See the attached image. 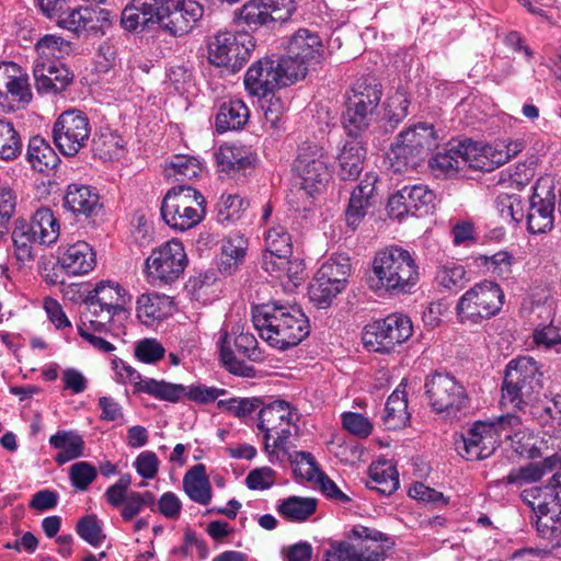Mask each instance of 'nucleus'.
<instances>
[{"label": "nucleus", "mask_w": 561, "mask_h": 561, "mask_svg": "<svg viewBox=\"0 0 561 561\" xmlns=\"http://www.w3.org/2000/svg\"><path fill=\"white\" fill-rule=\"evenodd\" d=\"M524 149L522 140L501 139L491 145L460 140L436 152L428 161L433 171L451 176L459 170L469 168L491 172L505 164Z\"/></svg>", "instance_id": "nucleus-1"}, {"label": "nucleus", "mask_w": 561, "mask_h": 561, "mask_svg": "<svg viewBox=\"0 0 561 561\" xmlns=\"http://www.w3.org/2000/svg\"><path fill=\"white\" fill-rule=\"evenodd\" d=\"M252 322L260 336L280 351L297 346L310 332L309 320L300 308L276 301L254 307Z\"/></svg>", "instance_id": "nucleus-2"}, {"label": "nucleus", "mask_w": 561, "mask_h": 561, "mask_svg": "<svg viewBox=\"0 0 561 561\" xmlns=\"http://www.w3.org/2000/svg\"><path fill=\"white\" fill-rule=\"evenodd\" d=\"M373 271L377 288L392 294H407L417 284L419 266L408 250L389 247L376 253Z\"/></svg>", "instance_id": "nucleus-3"}, {"label": "nucleus", "mask_w": 561, "mask_h": 561, "mask_svg": "<svg viewBox=\"0 0 561 561\" xmlns=\"http://www.w3.org/2000/svg\"><path fill=\"white\" fill-rule=\"evenodd\" d=\"M393 546L394 541L387 534L356 525L347 540L331 543L325 552V561H382L385 551Z\"/></svg>", "instance_id": "nucleus-4"}, {"label": "nucleus", "mask_w": 561, "mask_h": 561, "mask_svg": "<svg viewBox=\"0 0 561 561\" xmlns=\"http://www.w3.org/2000/svg\"><path fill=\"white\" fill-rule=\"evenodd\" d=\"M436 147L432 126L417 124L401 131L388 153L390 168L394 173L415 170Z\"/></svg>", "instance_id": "nucleus-5"}, {"label": "nucleus", "mask_w": 561, "mask_h": 561, "mask_svg": "<svg viewBox=\"0 0 561 561\" xmlns=\"http://www.w3.org/2000/svg\"><path fill=\"white\" fill-rule=\"evenodd\" d=\"M206 213V199L190 185L171 187L163 197L161 216L171 228L180 231L197 226Z\"/></svg>", "instance_id": "nucleus-6"}, {"label": "nucleus", "mask_w": 561, "mask_h": 561, "mask_svg": "<svg viewBox=\"0 0 561 561\" xmlns=\"http://www.w3.org/2000/svg\"><path fill=\"white\" fill-rule=\"evenodd\" d=\"M129 301L126 290L116 282L101 280L83 300L84 310L81 311L90 328L106 332L113 318L124 310Z\"/></svg>", "instance_id": "nucleus-7"}, {"label": "nucleus", "mask_w": 561, "mask_h": 561, "mask_svg": "<svg viewBox=\"0 0 561 561\" xmlns=\"http://www.w3.org/2000/svg\"><path fill=\"white\" fill-rule=\"evenodd\" d=\"M505 295L499 284L483 280L468 289L456 305L461 324H480L496 316L503 308Z\"/></svg>", "instance_id": "nucleus-8"}, {"label": "nucleus", "mask_w": 561, "mask_h": 561, "mask_svg": "<svg viewBox=\"0 0 561 561\" xmlns=\"http://www.w3.org/2000/svg\"><path fill=\"white\" fill-rule=\"evenodd\" d=\"M541 376L534 358L524 356L511 360L502 385V403L523 410L542 388Z\"/></svg>", "instance_id": "nucleus-9"}, {"label": "nucleus", "mask_w": 561, "mask_h": 561, "mask_svg": "<svg viewBox=\"0 0 561 561\" xmlns=\"http://www.w3.org/2000/svg\"><path fill=\"white\" fill-rule=\"evenodd\" d=\"M519 425H522L520 416L512 413L490 421H478L463 436L461 445L457 446V450L467 460L485 459L496 449L500 431L516 428Z\"/></svg>", "instance_id": "nucleus-10"}, {"label": "nucleus", "mask_w": 561, "mask_h": 561, "mask_svg": "<svg viewBox=\"0 0 561 561\" xmlns=\"http://www.w3.org/2000/svg\"><path fill=\"white\" fill-rule=\"evenodd\" d=\"M380 99L381 90L376 83L364 80L355 84L343 114V127L350 137L357 138L368 128Z\"/></svg>", "instance_id": "nucleus-11"}, {"label": "nucleus", "mask_w": 561, "mask_h": 561, "mask_svg": "<svg viewBox=\"0 0 561 561\" xmlns=\"http://www.w3.org/2000/svg\"><path fill=\"white\" fill-rule=\"evenodd\" d=\"M285 62L287 75L296 79H304L308 68L321 62L323 58V44L318 33L307 28L295 32L286 46V54L280 57Z\"/></svg>", "instance_id": "nucleus-12"}, {"label": "nucleus", "mask_w": 561, "mask_h": 561, "mask_svg": "<svg viewBox=\"0 0 561 561\" xmlns=\"http://www.w3.org/2000/svg\"><path fill=\"white\" fill-rule=\"evenodd\" d=\"M297 10L296 0H248L234 12L239 26L252 32L288 22Z\"/></svg>", "instance_id": "nucleus-13"}, {"label": "nucleus", "mask_w": 561, "mask_h": 561, "mask_svg": "<svg viewBox=\"0 0 561 561\" xmlns=\"http://www.w3.org/2000/svg\"><path fill=\"white\" fill-rule=\"evenodd\" d=\"M413 332L411 320L400 313L367 324L363 332V343L370 351L391 353L397 345L405 342Z\"/></svg>", "instance_id": "nucleus-14"}, {"label": "nucleus", "mask_w": 561, "mask_h": 561, "mask_svg": "<svg viewBox=\"0 0 561 561\" xmlns=\"http://www.w3.org/2000/svg\"><path fill=\"white\" fill-rule=\"evenodd\" d=\"M187 257L182 242L170 240L152 250L146 260L148 277L152 284H172L184 273Z\"/></svg>", "instance_id": "nucleus-15"}, {"label": "nucleus", "mask_w": 561, "mask_h": 561, "mask_svg": "<svg viewBox=\"0 0 561 561\" xmlns=\"http://www.w3.org/2000/svg\"><path fill=\"white\" fill-rule=\"evenodd\" d=\"M90 133L87 115L79 110H68L54 123L53 139L62 154L73 157L85 147Z\"/></svg>", "instance_id": "nucleus-16"}, {"label": "nucleus", "mask_w": 561, "mask_h": 561, "mask_svg": "<svg viewBox=\"0 0 561 561\" xmlns=\"http://www.w3.org/2000/svg\"><path fill=\"white\" fill-rule=\"evenodd\" d=\"M424 388L428 404L436 413H456L468 403L463 386L449 374L435 373L428 376Z\"/></svg>", "instance_id": "nucleus-17"}, {"label": "nucleus", "mask_w": 561, "mask_h": 561, "mask_svg": "<svg viewBox=\"0 0 561 561\" xmlns=\"http://www.w3.org/2000/svg\"><path fill=\"white\" fill-rule=\"evenodd\" d=\"M293 168L301 180V187L310 195L320 192L330 178L328 158L317 144H302Z\"/></svg>", "instance_id": "nucleus-18"}, {"label": "nucleus", "mask_w": 561, "mask_h": 561, "mask_svg": "<svg viewBox=\"0 0 561 561\" xmlns=\"http://www.w3.org/2000/svg\"><path fill=\"white\" fill-rule=\"evenodd\" d=\"M285 70V62L280 57L276 60L260 59L245 73V89L252 95L266 96L277 88L295 83L296 79L287 75Z\"/></svg>", "instance_id": "nucleus-19"}, {"label": "nucleus", "mask_w": 561, "mask_h": 561, "mask_svg": "<svg viewBox=\"0 0 561 561\" xmlns=\"http://www.w3.org/2000/svg\"><path fill=\"white\" fill-rule=\"evenodd\" d=\"M527 213V229L533 234L550 231L554 222L556 194L550 179H540L533 187Z\"/></svg>", "instance_id": "nucleus-20"}, {"label": "nucleus", "mask_w": 561, "mask_h": 561, "mask_svg": "<svg viewBox=\"0 0 561 561\" xmlns=\"http://www.w3.org/2000/svg\"><path fill=\"white\" fill-rule=\"evenodd\" d=\"M520 497L535 514L558 520L561 515V473H554L543 486L524 490Z\"/></svg>", "instance_id": "nucleus-21"}, {"label": "nucleus", "mask_w": 561, "mask_h": 561, "mask_svg": "<svg viewBox=\"0 0 561 561\" xmlns=\"http://www.w3.org/2000/svg\"><path fill=\"white\" fill-rule=\"evenodd\" d=\"M247 50L239 45L231 32H218L208 43V60L216 67L238 71L247 60Z\"/></svg>", "instance_id": "nucleus-22"}, {"label": "nucleus", "mask_w": 561, "mask_h": 561, "mask_svg": "<svg viewBox=\"0 0 561 561\" xmlns=\"http://www.w3.org/2000/svg\"><path fill=\"white\" fill-rule=\"evenodd\" d=\"M203 14V5L195 0H169L162 28L173 36H183L198 24Z\"/></svg>", "instance_id": "nucleus-23"}, {"label": "nucleus", "mask_w": 561, "mask_h": 561, "mask_svg": "<svg viewBox=\"0 0 561 561\" xmlns=\"http://www.w3.org/2000/svg\"><path fill=\"white\" fill-rule=\"evenodd\" d=\"M377 180V175L368 173L353 190L345 210V221L352 230H356L373 206Z\"/></svg>", "instance_id": "nucleus-24"}, {"label": "nucleus", "mask_w": 561, "mask_h": 561, "mask_svg": "<svg viewBox=\"0 0 561 561\" xmlns=\"http://www.w3.org/2000/svg\"><path fill=\"white\" fill-rule=\"evenodd\" d=\"M64 207L75 216L85 219L96 217L102 211V204L98 192L83 184H70L64 197Z\"/></svg>", "instance_id": "nucleus-25"}, {"label": "nucleus", "mask_w": 561, "mask_h": 561, "mask_svg": "<svg viewBox=\"0 0 561 561\" xmlns=\"http://www.w3.org/2000/svg\"><path fill=\"white\" fill-rule=\"evenodd\" d=\"M35 87L39 93H60L72 81L71 71L60 62L37 61L33 69Z\"/></svg>", "instance_id": "nucleus-26"}, {"label": "nucleus", "mask_w": 561, "mask_h": 561, "mask_svg": "<svg viewBox=\"0 0 561 561\" xmlns=\"http://www.w3.org/2000/svg\"><path fill=\"white\" fill-rule=\"evenodd\" d=\"M293 409L284 400H275L260 409L257 427L264 433V447L268 451L270 438L273 431L278 430L284 424H293Z\"/></svg>", "instance_id": "nucleus-27"}, {"label": "nucleus", "mask_w": 561, "mask_h": 561, "mask_svg": "<svg viewBox=\"0 0 561 561\" xmlns=\"http://www.w3.org/2000/svg\"><path fill=\"white\" fill-rule=\"evenodd\" d=\"M174 301L170 296L157 293L142 294L137 299V317L146 325L172 314Z\"/></svg>", "instance_id": "nucleus-28"}, {"label": "nucleus", "mask_w": 561, "mask_h": 561, "mask_svg": "<svg viewBox=\"0 0 561 561\" xmlns=\"http://www.w3.org/2000/svg\"><path fill=\"white\" fill-rule=\"evenodd\" d=\"M216 161L222 172H240L253 165L255 154L248 146L225 144L219 147Z\"/></svg>", "instance_id": "nucleus-29"}, {"label": "nucleus", "mask_w": 561, "mask_h": 561, "mask_svg": "<svg viewBox=\"0 0 561 561\" xmlns=\"http://www.w3.org/2000/svg\"><path fill=\"white\" fill-rule=\"evenodd\" d=\"M61 266L68 274L81 275L92 271L95 266V253L84 241L69 245L59 259Z\"/></svg>", "instance_id": "nucleus-30"}, {"label": "nucleus", "mask_w": 561, "mask_h": 561, "mask_svg": "<svg viewBox=\"0 0 561 561\" xmlns=\"http://www.w3.org/2000/svg\"><path fill=\"white\" fill-rule=\"evenodd\" d=\"M366 149L357 138L346 141L337 156V174L341 180H355L363 170Z\"/></svg>", "instance_id": "nucleus-31"}, {"label": "nucleus", "mask_w": 561, "mask_h": 561, "mask_svg": "<svg viewBox=\"0 0 561 561\" xmlns=\"http://www.w3.org/2000/svg\"><path fill=\"white\" fill-rule=\"evenodd\" d=\"M250 116L248 106L241 100L224 102L216 115V130L220 134L242 128Z\"/></svg>", "instance_id": "nucleus-32"}, {"label": "nucleus", "mask_w": 561, "mask_h": 561, "mask_svg": "<svg viewBox=\"0 0 561 561\" xmlns=\"http://www.w3.org/2000/svg\"><path fill=\"white\" fill-rule=\"evenodd\" d=\"M27 231L41 244H51L59 236V222L54 216L51 209L41 207L35 211L32 221L27 222Z\"/></svg>", "instance_id": "nucleus-33"}, {"label": "nucleus", "mask_w": 561, "mask_h": 561, "mask_svg": "<svg viewBox=\"0 0 561 561\" xmlns=\"http://www.w3.org/2000/svg\"><path fill=\"white\" fill-rule=\"evenodd\" d=\"M49 444L59 450L55 456L58 465H64L83 455L84 440L75 431H58L49 437Z\"/></svg>", "instance_id": "nucleus-34"}, {"label": "nucleus", "mask_w": 561, "mask_h": 561, "mask_svg": "<svg viewBox=\"0 0 561 561\" xmlns=\"http://www.w3.org/2000/svg\"><path fill=\"white\" fill-rule=\"evenodd\" d=\"M369 481L366 485L382 495H391L399 488V474L388 461L373 462L368 469Z\"/></svg>", "instance_id": "nucleus-35"}, {"label": "nucleus", "mask_w": 561, "mask_h": 561, "mask_svg": "<svg viewBox=\"0 0 561 561\" xmlns=\"http://www.w3.org/2000/svg\"><path fill=\"white\" fill-rule=\"evenodd\" d=\"M26 157L32 168L41 173L54 170L60 161L55 150L41 136L30 139Z\"/></svg>", "instance_id": "nucleus-36"}, {"label": "nucleus", "mask_w": 561, "mask_h": 561, "mask_svg": "<svg viewBox=\"0 0 561 561\" xmlns=\"http://www.w3.org/2000/svg\"><path fill=\"white\" fill-rule=\"evenodd\" d=\"M183 488L191 500L206 505L211 500V486L204 465L193 466L183 478Z\"/></svg>", "instance_id": "nucleus-37"}, {"label": "nucleus", "mask_w": 561, "mask_h": 561, "mask_svg": "<svg viewBox=\"0 0 561 561\" xmlns=\"http://www.w3.org/2000/svg\"><path fill=\"white\" fill-rule=\"evenodd\" d=\"M410 421L405 392L396 389L388 398L382 416L383 425L389 431L404 427Z\"/></svg>", "instance_id": "nucleus-38"}, {"label": "nucleus", "mask_w": 561, "mask_h": 561, "mask_svg": "<svg viewBox=\"0 0 561 561\" xmlns=\"http://www.w3.org/2000/svg\"><path fill=\"white\" fill-rule=\"evenodd\" d=\"M318 506L314 497L288 496L277 505L278 513L287 520L302 523L312 516Z\"/></svg>", "instance_id": "nucleus-39"}, {"label": "nucleus", "mask_w": 561, "mask_h": 561, "mask_svg": "<svg viewBox=\"0 0 561 561\" xmlns=\"http://www.w3.org/2000/svg\"><path fill=\"white\" fill-rule=\"evenodd\" d=\"M351 274L350 259L344 255L332 256L324 262L316 276L320 279H325L331 285L334 284L342 289H345L347 278Z\"/></svg>", "instance_id": "nucleus-40"}, {"label": "nucleus", "mask_w": 561, "mask_h": 561, "mask_svg": "<svg viewBox=\"0 0 561 561\" xmlns=\"http://www.w3.org/2000/svg\"><path fill=\"white\" fill-rule=\"evenodd\" d=\"M140 392L148 393L159 400L176 403L185 398L186 387L181 383L147 378L140 383Z\"/></svg>", "instance_id": "nucleus-41"}, {"label": "nucleus", "mask_w": 561, "mask_h": 561, "mask_svg": "<svg viewBox=\"0 0 561 561\" xmlns=\"http://www.w3.org/2000/svg\"><path fill=\"white\" fill-rule=\"evenodd\" d=\"M203 171L202 163L192 156H174L165 167V175L176 182L198 178Z\"/></svg>", "instance_id": "nucleus-42"}, {"label": "nucleus", "mask_w": 561, "mask_h": 561, "mask_svg": "<svg viewBox=\"0 0 561 561\" xmlns=\"http://www.w3.org/2000/svg\"><path fill=\"white\" fill-rule=\"evenodd\" d=\"M403 191L408 199L411 214L417 217L430 214L434 207L435 194L425 185L404 186Z\"/></svg>", "instance_id": "nucleus-43"}, {"label": "nucleus", "mask_w": 561, "mask_h": 561, "mask_svg": "<svg viewBox=\"0 0 561 561\" xmlns=\"http://www.w3.org/2000/svg\"><path fill=\"white\" fill-rule=\"evenodd\" d=\"M22 152V139L13 124L0 119V159L12 161Z\"/></svg>", "instance_id": "nucleus-44"}, {"label": "nucleus", "mask_w": 561, "mask_h": 561, "mask_svg": "<svg viewBox=\"0 0 561 561\" xmlns=\"http://www.w3.org/2000/svg\"><path fill=\"white\" fill-rule=\"evenodd\" d=\"M35 49L38 56L49 64L51 59L58 60L68 55L71 47L70 43L62 37L48 34L36 43Z\"/></svg>", "instance_id": "nucleus-45"}, {"label": "nucleus", "mask_w": 561, "mask_h": 561, "mask_svg": "<svg viewBox=\"0 0 561 561\" xmlns=\"http://www.w3.org/2000/svg\"><path fill=\"white\" fill-rule=\"evenodd\" d=\"M27 229V221L18 219L12 231L15 256L23 263L32 260V245L34 242H37Z\"/></svg>", "instance_id": "nucleus-46"}, {"label": "nucleus", "mask_w": 561, "mask_h": 561, "mask_svg": "<svg viewBox=\"0 0 561 561\" xmlns=\"http://www.w3.org/2000/svg\"><path fill=\"white\" fill-rule=\"evenodd\" d=\"M51 19L56 21L58 26L75 33L85 28L88 23L92 21L91 11L89 9H69L68 5L66 9H61L60 12Z\"/></svg>", "instance_id": "nucleus-47"}, {"label": "nucleus", "mask_w": 561, "mask_h": 561, "mask_svg": "<svg viewBox=\"0 0 561 561\" xmlns=\"http://www.w3.org/2000/svg\"><path fill=\"white\" fill-rule=\"evenodd\" d=\"M435 280L445 289L462 288L466 283V270L456 262H446L437 267Z\"/></svg>", "instance_id": "nucleus-48"}, {"label": "nucleus", "mask_w": 561, "mask_h": 561, "mask_svg": "<svg viewBox=\"0 0 561 561\" xmlns=\"http://www.w3.org/2000/svg\"><path fill=\"white\" fill-rule=\"evenodd\" d=\"M495 207L506 222H519L524 217L522 198L517 194L501 193L495 199Z\"/></svg>", "instance_id": "nucleus-49"}, {"label": "nucleus", "mask_w": 561, "mask_h": 561, "mask_svg": "<svg viewBox=\"0 0 561 561\" xmlns=\"http://www.w3.org/2000/svg\"><path fill=\"white\" fill-rule=\"evenodd\" d=\"M344 289L314 276L309 285V297L319 308H328Z\"/></svg>", "instance_id": "nucleus-50"}, {"label": "nucleus", "mask_w": 561, "mask_h": 561, "mask_svg": "<svg viewBox=\"0 0 561 561\" xmlns=\"http://www.w3.org/2000/svg\"><path fill=\"white\" fill-rule=\"evenodd\" d=\"M545 476V469L539 463H529L525 467L512 470L508 476L496 481L497 484L523 486L540 480Z\"/></svg>", "instance_id": "nucleus-51"}, {"label": "nucleus", "mask_w": 561, "mask_h": 561, "mask_svg": "<svg viewBox=\"0 0 561 561\" xmlns=\"http://www.w3.org/2000/svg\"><path fill=\"white\" fill-rule=\"evenodd\" d=\"M123 147L124 140L116 131H101L94 139V149L104 159L117 158Z\"/></svg>", "instance_id": "nucleus-52"}, {"label": "nucleus", "mask_w": 561, "mask_h": 561, "mask_svg": "<svg viewBox=\"0 0 561 561\" xmlns=\"http://www.w3.org/2000/svg\"><path fill=\"white\" fill-rule=\"evenodd\" d=\"M249 206V202L239 195H222L218 204L217 218L219 222L233 221L240 218V214Z\"/></svg>", "instance_id": "nucleus-53"}, {"label": "nucleus", "mask_w": 561, "mask_h": 561, "mask_svg": "<svg viewBox=\"0 0 561 561\" xmlns=\"http://www.w3.org/2000/svg\"><path fill=\"white\" fill-rule=\"evenodd\" d=\"M135 8L141 13L147 23L157 22L163 26V19L168 13L169 0H133Z\"/></svg>", "instance_id": "nucleus-54"}, {"label": "nucleus", "mask_w": 561, "mask_h": 561, "mask_svg": "<svg viewBox=\"0 0 561 561\" xmlns=\"http://www.w3.org/2000/svg\"><path fill=\"white\" fill-rule=\"evenodd\" d=\"M96 476V468L87 461L76 462L69 469L71 484L78 491H85Z\"/></svg>", "instance_id": "nucleus-55"}, {"label": "nucleus", "mask_w": 561, "mask_h": 561, "mask_svg": "<svg viewBox=\"0 0 561 561\" xmlns=\"http://www.w3.org/2000/svg\"><path fill=\"white\" fill-rule=\"evenodd\" d=\"M265 243V252L291 253V237L286 228L280 225L274 226L267 230Z\"/></svg>", "instance_id": "nucleus-56"}, {"label": "nucleus", "mask_w": 561, "mask_h": 561, "mask_svg": "<svg viewBox=\"0 0 561 561\" xmlns=\"http://www.w3.org/2000/svg\"><path fill=\"white\" fill-rule=\"evenodd\" d=\"M134 353L140 362L154 364L163 358L165 348L158 340L146 337L137 342Z\"/></svg>", "instance_id": "nucleus-57"}, {"label": "nucleus", "mask_w": 561, "mask_h": 561, "mask_svg": "<svg viewBox=\"0 0 561 561\" xmlns=\"http://www.w3.org/2000/svg\"><path fill=\"white\" fill-rule=\"evenodd\" d=\"M76 530L83 540L92 546H99L105 538L95 515L81 517L77 523Z\"/></svg>", "instance_id": "nucleus-58"}, {"label": "nucleus", "mask_w": 561, "mask_h": 561, "mask_svg": "<svg viewBox=\"0 0 561 561\" xmlns=\"http://www.w3.org/2000/svg\"><path fill=\"white\" fill-rule=\"evenodd\" d=\"M482 265L493 275L506 277L511 273L513 256L505 251H500L491 256L480 257Z\"/></svg>", "instance_id": "nucleus-59"}, {"label": "nucleus", "mask_w": 561, "mask_h": 561, "mask_svg": "<svg viewBox=\"0 0 561 561\" xmlns=\"http://www.w3.org/2000/svg\"><path fill=\"white\" fill-rule=\"evenodd\" d=\"M343 427L353 435L360 438L370 435L373 425L367 417L360 413L345 412L342 414Z\"/></svg>", "instance_id": "nucleus-60"}, {"label": "nucleus", "mask_w": 561, "mask_h": 561, "mask_svg": "<svg viewBox=\"0 0 561 561\" xmlns=\"http://www.w3.org/2000/svg\"><path fill=\"white\" fill-rule=\"evenodd\" d=\"M291 253L264 252L261 259L262 268L271 276L282 279L284 278L285 266Z\"/></svg>", "instance_id": "nucleus-61"}, {"label": "nucleus", "mask_w": 561, "mask_h": 561, "mask_svg": "<svg viewBox=\"0 0 561 561\" xmlns=\"http://www.w3.org/2000/svg\"><path fill=\"white\" fill-rule=\"evenodd\" d=\"M227 343V334L222 337L221 348H220V357L224 362V365L228 368V370L234 375L250 377L253 375L254 368L252 366H248L244 363L238 360L233 354V352L226 345Z\"/></svg>", "instance_id": "nucleus-62"}, {"label": "nucleus", "mask_w": 561, "mask_h": 561, "mask_svg": "<svg viewBox=\"0 0 561 561\" xmlns=\"http://www.w3.org/2000/svg\"><path fill=\"white\" fill-rule=\"evenodd\" d=\"M234 346L240 354L248 357L250 360L259 362L262 359V352L259 348V343L252 333L241 332L234 339Z\"/></svg>", "instance_id": "nucleus-63"}, {"label": "nucleus", "mask_w": 561, "mask_h": 561, "mask_svg": "<svg viewBox=\"0 0 561 561\" xmlns=\"http://www.w3.org/2000/svg\"><path fill=\"white\" fill-rule=\"evenodd\" d=\"M512 440L515 451L527 458H537L540 456V449L535 444V438L531 435H525L520 432H515L513 435H507Z\"/></svg>", "instance_id": "nucleus-64"}]
</instances>
